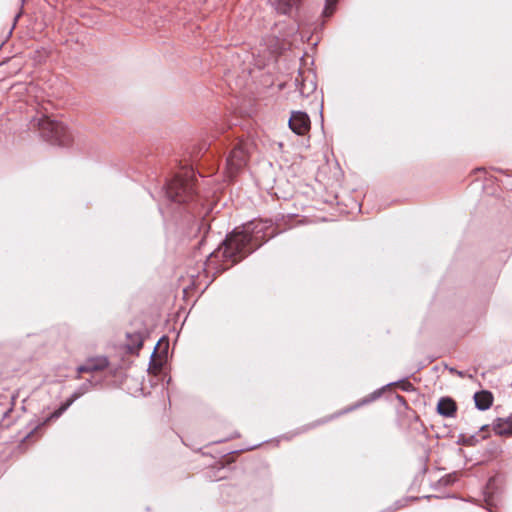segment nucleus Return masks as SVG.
Masks as SVG:
<instances>
[{"label":"nucleus","mask_w":512,"mask_h":512,"mask_svg":"<svg viewBox=\"0 0 512 512\" xmlns=\"http://www.w3.org/2000/svg\"><path fill=\"white\" fill-rule=\"evenodd\" d=\"M224 139L213 137L202 140L187 151L183 159L176 160L177 168L171 170L160 185V194L165 207L159 206V211L184 235L197 236L210 230L205 217L212 211L209 195H202L197 175L202 176L200 169L209 172L216 170L219 162L226 156L225 163L235 169H240L246 162L244 152L229 150ZM205 242V235L197 242L200 249Z\"/></svg>","instance_id":"obj_1"},{"label":"nucleus","mask_w":512,"mask_h":512,"mask_svg":"<svg viewBox=\"0 0 512 512\" xmlns=\"http://www.w3.org/2000/svg\"><path fill=\"white\" fill-rule=\"evenodd\" d=\"M276 235L270 220L254 219L234 228L207 257L206 272L216 278Z\"/></svg>","instance_id":"obj_2"},{"label":"nucleus","mask_w":512,"mask_h":512,"mask_svg":"<svg viewBox=\"0 0 512 512\" xmlns=\"http://www.w3.org/2000/svg\"><path fill=\"white\" fill-rule=\"evenodd\" d=\"M31 126L38 129L40 136L48 143L59 147H68L73 142L69 128L61 121L51 118L47 114L34 116Z\"/></svg>","instance_id":"obj_3"},{"label":"nucleus","mask_w":512,"mask_h":512,"mask_svg":"<svg viewBox=\"0 0 512 512\" xmlns=\"http://www.w3.org/2000/svg\"><path fill=\"white\" fill-rule=\"evenodd\" d=\"M395 384L399 385V388L402 391H405V392H411V391L415 390L413 384L408 381V377L402 378V379L398 380L397 382L388 383L387 385H385V386H383V387H381L379 389H376L375 391H373L369 395H367V396L363 397L362 399L358 400L354 404L347 406L346 408L341 410L336 415H332V416H330L328 418H323V419L317 420V421H315V422H313V423H311L309 425L301 427L300 429H298L296 434H300V433L306 432V431H308L311 428H314V427H316V426H318L320 424L326 423L327 421H329L330 419L335 418L336 416L352 412V411H354L356 409H359V408H361V407H363L365 405H368V404L378 400L383 395V393H384L386 388H388V387H390L392 385H395Z\"/></svg>","instance_id":"obj_4"},{"label":"nucleus","mask_w":512,"mask_h":512,"mask_svg":"<svg viewBox=\"0 0 512 512\" xmlns=\"http://www.w3.org/2000/svg\"><path fill=\"white\" fill-rule=\"evenodd\" d=\"M309 115L304 111H292L288 126L298 136L305 135L310 129Z\"/></svg>","instance_id":"obj_5"},{"label":"nucleus","mask_w":512,"mask_h":512,"mask_svg":"<svg viewBox=\"0 0 512 512\" xmlns=\"http://www.w3.org/2000/svg\"><path fill=\"white\" fill-rule=\"evenodd\" d=\"M110 362L106 356H96L86 359V361L76 368L77 379L81 378L82 373H93L97 371H103L108 368Z\"/></svg>","instance_id":"obj_6"},{"label":"nucleus","mask_w":512,"mask_h":512,"mask_svg":"<svg viewBox=\"0 0 512 512\" xmlns=\"http://www.w3.org/2000/svg\"><path fill=\"white\" fill-rule=\"evenodd\" d=\"M279 14L295 17L298 14L302 0H269Z\"/></svg>","instance_id":"obj_7"},{"label":"nucleus","mask_w":512,"mask_h":512,"mask_svg":"<svg viewBox=\"0 0 512 512\" xmlns=\"http://www.w3.org/2000/svg\"><path fill=\"white\" fill-rule=\"evenodd\" d=\"M489 431H490V424H484V425L480 426L479 431L477 433L470 434V435L460 433L458 435L456 444L460 445V446H467V447L476 446L480 441V439L478 438L479 434L480 433L482 434L481 439L483 440V439L487 438L486 432H489Z\"/></svg>","instance_id":"obj_8"},{"label":"nucleus","mask_w":512,"mask_h":512,"mask_svg":"<svg viewBox=\"0 0 512 512\" xmlns=\"http://www.w3.org/2000/svg\"><path fill=\"white\" fill-rule=\"evenodd\" d=\"M490 428L501 437L512 436V413L505 417H497L493 420Z\"/></svg>","instance_id":"obj_9"},{"label":"nucleus","mask_w":512,"mask_h":512,"mask_svg":"<svg viewBox=\"0 0 512 512\" xmlns=\"http://www.w3.org/2000/svg\"><path fill=\"white\" fill-rule=\"evenodd\" d=\"M457 403L450 396H442L439 398L436 405V412L445 418H452L457 413Z\"/></svg>","instance_id":"obj_10"},{"label":"nucleus","mask_w":512,"mask_h":512,"mask_svg":"<svg viewBox=\"0 0 512 512\" xmlns=\"http://www.w3.org/2000/svg\"><path fill=\"white\" fill-rule=\"evenodd\" d=\"M68 408L69 407H66L62 401L59 406L53 412H51L41 424L37 425L24 437L22 443L30 440L32 437L38 434L39 430H41L48 422L58 419Z\"/></svg>","instance_id":"obj_11"},{"label":"nucleus","mask_w":512,"mask_h":512,"mask_svg":"<svg viewBox=\"0 0 512 512\" xmlns=\"http://www.w3.org/2000/svg\"><path fill=\"white\" fill-rule=\"evenodd\" d=\"M475 407L480 411L488 410L493 404V394L488 390H481L474 393Z\"/></svg>","instance_id":"obj_12"},{"label":"nucleus","mask_w":512,"mask_h":512,"mask_svg":"<svg viewBox=\"0 0 512 512\" xmlns=\"http://www.w3.org/2000/svg\"><path fill=\"white\" fill-rule=\"evenodd\" d=\"M127 340V351L132 354L137 353L138 350L143 346L144 337L140 332L127 333Z\"/></svg>","instance_id":"obj_13"},{"label":"nucleus","mask_w":512,"mask_h":512,"mask_svg":"<svg viewBox=\"0 0 512 512\" xmlns=\"http://www.w3.org/2000/svg\"><path fill=\"white\" fill-rule=\"evenodd\" d=\"M420 498L417 497V496H408V497H405L403 499H400V500H397L394 502V504L389 507L387 510L385 511H382V512H394V511H397L403 507H405L407 505L408 502H411V501H418Z\"/></svg>","instance_id":"obj_14"},{"label":"nucleus","mask_w":512,"mask_h":512,"mask_svg":"<svg viewBox=\"0 0 512 512\" xmlns=\"http://www.w3.org/2000/svg\"><path fill=\"white\" fill-rule=\"evenodd\" d=\"M102 381H94L92 378L86 379L76 390L80 393V395H85L88 393L93 387L101 385Z\"/></svg>","instance_id":"obj_15"},{"label":"nucleus","mask_w":512,"mask_h":512,"mask_svg":"<svg viewBox=\"0 0 512 512\" xmlns=\"http://www.w3.org/2000/svg\"><path fill=\"white\" fill-rule=\"evenodd\" d=\"M457 477H456V474L455 473H452V474H447L445 476H443L440 480H439V484L443 485V486H451L455 483Z\"/></svg>","instance_id":"obj_16"},{"label":"nucleus","mask_w":512,"mask_h":512,"mask_svg":"<svg viewBox=\"0 0 512 512\" xmlns=\"http://www.w3.org/2000/svg\"><path fill=\"white\" fill-rule=\"evenodd\" d=\"M336 4V0H325L324 11L333 10Z\"/></svg>","instance_id":"obj_17"},{"label":"nucleus","mask_w":512,"mask_h":512,"mask_svg":"<svg viewBox=\"0 0 512 512\" xmlns=\"http://www.w3.org/2000/svg\"><path fill=\"white\" fill-rule=\"evenodd\" d=\"M485 502H486L485 509H486L487 511H489V512H495V511H493V509H492L493 504H492L491 500H490L488 497H485Z\"/></svg>","instance_id":"obj_18"},{"label":"nucleus","mask_w":512,"mask_h":512,"mask_svg":"<svg viewBox=\"0 0 512 512\" xmlns=\"http://www.w3.org/2000/svg\"><path fill=\"white\" fill-rule=\"evenodd\" d=\"M395 397L401 405L407 407V401L402 395L396 394Z\"/></svg>","instance_id":"obj_19"},{"label":"nucleus","mask_w":512,"mask_h":512,"mask_svg":"<svg viewBox=\"0 0 512 512\" xmlns=\"http://www.w3.org/2000/svg\"><path fill=\"white\" fill-rule=\"evenodd\" d=\"M63 402L66 405V407H70L75 401H74V399H72L71 396H69Z\"/></svg>","instance_id":"obj_20"},{"label":"nucleus","mask_w":512,"mask_h":512,"mask_svg":"<svg viewBox=\"0 0 512 512\" xmlns=\"http://www.w3.org/2000/svg\"><path fill=\"white\" fill-rule=\"evenodd\" d=\"M70 396L72 397V399H74V401L82 397V395H80V393L77 390H75Z\"/></svg>","instance_id":"obj_21"},{"label":"nucleus","mask_w":512,"mask_h":512,"mask_svg":"<svg viewBox=\"0 0 512 512\" xmlns=\"http://www.w3.org/2000/svg\"><path fill=\"white\" fill-rule=\"evenodd\" d=\"M455 374H457L460 377H464V372H462V371L457 370Z\"/></svg>","instance_id":"obj_22"},{"label":"nucleus","mask_w":512,"mask_h":512,"mask_svg":"<svg viewBox=\"0 0 512 512\" xmlns=\"http://www.w3.org/2000/svg\"><path fill=\"white\" fill-rule=\"evenodd\" d=\"M20 15H21V12H20V13H18V14L15 16V18H14V24L17 22V20L19 19Z\"/></svg>","instance_id":"obj_23"},{"label":"nucleus","mask_w":512,"mask_h":512,"mask_svg":"<svg viewBox=\"0 0 512 512\" xmlns=\"http://www.w3.org/2000/svg\"><path fill=\"white\" fill-rule=\"evenodd\" d=\"M228 439H229V438H225V439L217 440V441H215L214 443H222V442L227 441Z\"/></svg>","instance_id":"obj_24"},{"label":"nucleus","mask_w":512,"mask_h":512,"mask_svg":"<svg viewBox=\"0 0 512 512\" xmlns=\"http://www.w3.org/2000/svg\"><path fill=\"white\" fill-rule=\"evenodd\" d=\"M463 452H464V450L462 448L458 449V454H462Z\"/></svg>","instance_id":"obj_25"},{"label":"nucleus","mask_w":512,"mask_h":512,"mask_svg":"<svg viewBox=\"0 0 512 512\" xmlns=\"http://www.w3.org/2000/svg\"><path fill=\"white\" fill-rule=\"evenodd\" d=\"M456 371H457V370H456L455 368H451V369H450V372H451V373H456Z\"/></svg>","instance_id":"obj_26"},{"label":"nucleus","mask_w":512,"mask_h":512,"mask_svg":"<svg viewBox=\"0 0 512 512\" xmlns=\"http://www.w3.org/2000/svg\"><path fill=\"white\" fill-rule=\"evenodd\" d=\"M10 412V410H7L4 412V417H6L8 415V413Z\"/></svg>","instance_id":"obj_27"},{"label":"nucleus","mask_w":512,"mask_h":512,"mask_svg":"<svg viewBox=\"0 0 512 512\" xmlns=\"http://www.w3.org/2000/svg\"><path fill=\"white\" fill-rule=\"evenodd\" d=\"M432 495H427L426 498H431ZM433 497L437 498L438 496L433 495Z\"/></svg>","instance_id":"obj_28"},{"label":"nucleus","mask_w":512,"mask_h":512,"mask_svg":"<svg viewBox=\"0 0 512 512\" xmlns=\"http://www.w3.org/2000/svg\"><path fill=\"white\" fill-rule=\"evenodd\" d=\"M426 471H427V467H426V466H424V468H423V473H425Z\"/></svg>","instance_id":"obj_29"},{"label":"nucleus","mask_w":512,"mask_h":512,"mask_svg":"<svg viewBox=\"0 0 512 512\" xmlns=\"http://www.w3.org/2000/svg\"><path fill=\"white\" fill-rule=\"evenodd\" d=\"M163 339H168V338H167L166 336H162V338L160 339V341H161V340H163Z\"/></svg>","instance_id":"obj_30"}]
</instances>
